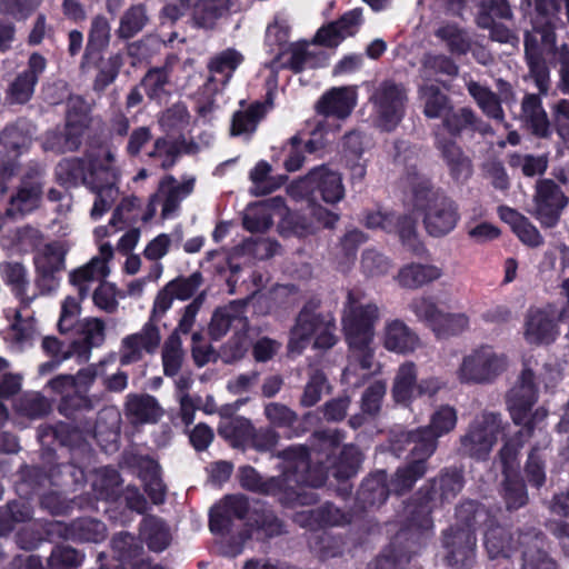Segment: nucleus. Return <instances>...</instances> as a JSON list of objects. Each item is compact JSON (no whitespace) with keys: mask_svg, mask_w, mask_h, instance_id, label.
<instances>
[{"mask_svg":"<svg viewBox=\"0 0 569 569\" xmlns=\"http://www.w3.org/2000/svg\"><path fill=\"white\" fill-rule=\"evenodd\" d=\"M343 437V432L338 429L315 431L312 440L320 451L328 452L326 461L319 459V466L312 468L308 448L291 446L277 453L282 459L280 476L263 479L254 468L244 466L239 469L240 486L252 492L278 497L282 505H287L292 496H298L296 486L318 488L325 483L326 470L331 465L329 455L339 447Z\"/></svg>","mask_w":569,"mask_h":569,"instance_id":"nucleus-1","label":"nucleus"},{"mask_svg":"<svg viewBox=\"0 0 569 569\" xmlns=\"http://www.w3.org/2000/svg\"><path fill=\"white\" fill-rule=\"evenodd\" d=\"M379 320L380 309L376 302L368 299L365 290L352 288L347 291L341 315L342 331L349 347V365L342 375L345 382L359 387L361 381L352 382L357 369L370 371L373 368L372 342Z\"/></svg>","mask_w":569,"mask_h":569,"instance_id":"nucleus-2","label":"nucleus"},{"mask_svg":"<svg viewBox=\"0 0 569 569\" xmlns=\"http://www.w3.org/2000/svg\"><path fill=\"white\" fill-rule=\"evenodd\" d=\"M114 156L111 151L102 157L64 158L54 168L57 182L66 188L86 186L96 194L91 209L92 219H99L107 212L119 194L117 187L118 170L114 167Z\"/></svg>","mask_w":569,"mask_h":569,"instance_id":"nucleus-3","label":"nucleus"},{"mask_svg":"<svg viewBox=\"0 0 569 569\" xmlns=\"http://www.w3.org/2000/svg\"><path fill=\"white\" fill-rule=\"evenodd\" d=\"M463 485V475L456 468H445L436 477L428 479L407 505V526L397 535L396 541H402L409 536L418 540L420 535L431 532L432 511L450 503Z\"/></svg>","mask_w":569,"mask_h":569,"instance_id":"nucleus-4","label":"nucleus"},{"mask_svg":"<svg viewBox=\"0 0 569 569\" xmlns=\"http://www.w3.org/2000/svg\"><path fill=\"white\" fill-rule=\"evenodd\" d=\"M413 206L423 214L427 233L435 238L450 233L460 220L458 203L442 190L435 189L429 181L413 189Z\"/></svg>","mask_w":569,"mask_h":569,"instance_id":"nucleus-5","label":"nucleus"},{"mask_svg":"<svg viewBox=\"0 0 569 569\" xmlns=\"http://www.w3.org/2000/svg\"><path fill=\"white\" fill-rule=\"evenodd\" d=\"M21 246L30 244L34 249L33 263L36 269V286L42 295L57 290L60 273L66 269L68 249L60 241L41 244L42 234L39 230L24 227L18 230Z\"/></svg>","mask_w":569,"mask_h":569,"instance_id":"nucleus-6","label":"nucleus"},{"mask_svg":"<svg viewBox=\"0 0 569 569\" xmlns=\"http://www.w3.org/2000/svg\"><path fill=\"white\" fill-rule=\"evenodd\" d=\"M94 407L93 399L80 389L62 396L58 411L66 418L76 421L77 425L73 428L66 422L47 426L41 429L40 437L52 436L61 445L71 446L82 436L92 435L96 428L94 420L87 415L92 413Z\"/></svg>","mask_w":569,"mask_h":569,"instance_id":"nucleus-7","label":"nucleus"},{"mask_svg":"<svg viewBox=\"0 0 569 569\" xmlns=\"http://www.w3.org/2000/svg\"><path fill=\"white\" fill-rule=\"evenodd\" d=\"M538 401V388L536 377L528 362L523 368L506 397L507 408L515 425L522 426L520 436L531 438L536 425L547 417V410L542 407L533 410Z\"/></svg>","mask_w":569,"mask_h":569,"instance_id":"nucleus-8","label":"nucleus"},{"mask_svg":"<svg viewBox=\"0 0 569 569\" xmlns=\"http://www.w3.org/2000/svg\"><path fill=\"white\" fill-rule=\"evenodd\" d=\"M507 426L500 412L481 411L459 437L457 452L478 461L487 460Z\"/></svg>","mask_w":569,"mask_h":569,"instance_id":"nucleus-9","label":"nucleus"},{"mask_svg":"<svg viewBox=\"0 0 569 569\" xmlns=\"http://www.w3.org/2000/svg\"><path fill=\"white\" fill-rule=\"evenodd\" d=\"M336 330L333 315L317 312L309 307H303L290 331L288 349L290 352L301 353L312 339L315 348L330 349L338 341Z\"/></svg>","mask_w":569,"mask_h":569,"instance_id":"nucleus-10","label":"nucleus"},{"mask_svg":"<svg viewBox=\"0 0 569 569\" xmlns=\"http://www.w3.org/2000/svg\"><path fill=\"white\" fill-rule=\"evenodd\" d=\"M369 102L373 124L381 131L391 132L405 118L408 89L395 80H383L373 88Z\"/></svg>","mask_w":569,"mask_h":569,"instance_id":"nucleus-11","label":"nucleus"},{"mask_svg":"<svg viewBox=\"0 0 569 569\" xmlns=\"http://www.w3.org/2000/svg\"><path fill=\"white\" fill-rule=\"evenodd\" d=\"M287 192L295 200L307 199L315 202L321 199L333 204L343 199L345 187L339 172L328 166H319L311 169L303 178L291 182Z\"/></svg>","mask_w":569,"mask_h":569,"instance_id":"nucleus-12","label":"nucleus"},{"mask_svg":"<svg viewBox=\"0 0 569 569\" xmlns=\"http://www.w3.org/2000/svg\"><path fill=\"white\" fill-rule=\"evenodd\" d=\"M506 365L503 355L490 346H481L462 358L457 378L461 383H490L505 371Z\"/></svg>","mask_w":569,"mask_h":569,"instance_id":"nucleus-13","label":"nucleus"},{"mask_svg":"<svg viewBox=\"0 0 569 569\" xmlns=\"http://www.w3.org/2000/svg\"><path fill=\"white\" fill-rule=\"evenodd\" d=\"M389 445L391 452L397 457L408 450L411 460L429 466L428 460L437 451L439 441L427 427L420 426L410 430H392Z\"/></svg>","mask_w":569,"mask_h":569,"instance_id":"nucleus-14","label":"nucleus"},{"mask_svg":"<svg viewBox=\"0 0 569 569\" xmlns=\"http://www.w3.org/2000/svg\"><path fill=\"white\" fill-rule=\"evenodd\" d=\"M433 147L455 183L465 184L471 179L475 172L473 160L456 139L437 132Z\"/></svg>","mask_w":569,"mask_h":569,"instance_id":"nucleus-15","label":"nucleus"},{"mask_svg":"<svg viewBox=\"0 0 569 569\" xmlns=\"http://www.w3.org/2000/svg\"><path fill=\"white\" fill-rule=\"evenodd\" d=\"M442 546L448 566L470 569L476 563L477 537L473 530L451 526L442 532Z\"/></svg>","mask_w":569,"mask_h":569,"instance_id":"nucleus-16","label":"nucleus"},{"mask_svg":"<svg viewBox=\"0 0 569 569\" xmlns=\"http://www.w3.org/2000/svg\"><path fill=\"white\" fill-rule=\"evenodd\" d=\"M243 60V54L233 48L224 49L211 56L207 62L209 74L201 87L203 96L210 100L213 96L221 92Z\"/></svg>","mask_w":569,"mask_h":569,"instance_id":"nucleus-17","label":"nucleus"},{"mask_svg":"<svg viewBox=\"0 0 569 569\" xmlns=\"http://www.w3.org/2000/svg\"><path fill=\"white\" fill-rule=\"evenodd\" d=\"M47 68V59L38 53L30 54L27 68L19 72L4 90V101L9 106H23L28 103L34 93L39 78Z\"/></svg>","mask_w":569,"mask_h":569,"instance_id":"nucleus-18","label":"nucleus"},{"mask_svg":"<svg viewBox=\"0 0 569 569\" xmlns=\"http://www.w3.org/2000/svg\"><path fill=\"white\" fill-rule=\"evenodd\" d=\"M437 132L457 140L465 132L486 136L493 131L491 126L483 121L471 107L455 108L452 106L451 111L443 117L440 123L432 128L431 134L433 139H436Z\"/></svg>","mask_w":569,"mask_h":569,"instance_id":"nucleus-19","label":"nucleus"},{"mask_svg":"<svg viewBox=\"0 0 569 569\" xmlns=\"http://www.w3.org/2000/svg\"><path fill=\"white\" fill-rule=\"evenodd\" d=\"M250 298L237 299L224 306L218 307L209 323V335L213 340H220L229 330L233 333L249 332L250 323L247 317V308Z\"/></svg>","mask_w":569,"mask_h":569,"instance_id":"nucleus-20","label":"nucleus"},{"mask_svg":"<svg viewBox=\"0 0 569 569\" xmlns=\"http://www.w3.org/2000/svg\"><path fill=\"white\" fill-rule=\"evenodd\" d=\"M533 200L535 216L545 227H553L562 209L568 204V198L551 179L537 181Z\"/></svg>","mask_w":569,"mask_h":569,"instance_id":"nucleus-21","label":"nucleus"},{"mask_svg":"<svg viewBox=\"0 0 569 569\" xmlns=\"http://www.w3.org/2000/svg\"><path fill=\"white\" fill-rule=\"evenodd\" d=\"M113 257V249L110 243H103L99 248V254L91 260L70 271L69 282L73 286L83 300L89 295L90 288L94 282H101L109 274L108 261Z\"/></svg>","mask_w":569,"mask_h":569,"instance_id":"nucleus-22","label":"nucleus"},{"mask_svg":"<svg viewBox=\"0 0 569 569\" xmlns=\"http://www.w3.org/2000/svg\"><path fill=\"white\" fill-rule=\"evenodd\" d=\"M78 335L62 358L76 357L78 361L87 362L90 358L91 350L103 343L106 338V325L99 318H84L72 330Z\"/></svg>","mask_w":569,"mask_h":569,"instance_id":"nucleus-23","label":"nucleus"},{"mask_svg":"<svg viewBox=\"0 0 569 569\" xmlns=\"http://www.w3.org/2000/svg\"><path fill=\"white\" fill-rule=\"evenodd\" d=\"M161 341L157 325L147 321L139 332L129 335L121 340L119 361L122 366L140 361L144 353H153Z\"/></svg>","mask_w":569,"mask_h":569,"instance_id":"nucleus-24","label":"nucleus"},{"mask_svg":"<svg viewBox=\"0 0 569 569\" xmlns=\"http://www.w3.org/2000/svg\"><path fill=\"white\" fill-rule=\"evenodd\" d=\"M522 552V569H557V565L545 550L546 538L535 528L518 533Z\"/></svg>","mask_w":569,"mask_h":569,"instance_id":"nucleus-25","label":"nucleus"},{"mask_svg":"<svg viewBox=\"0 0 569 569\" xmlns=\"http://www.w3.org/2000/svg\"><path fill=\"white\" fill-rule=\"evenodd\" d=\"M558 335L556 313L550 308H531L525 322V339L529 343L552 342Z\"/></svg>","mask_w":569,"mask_h":569,"instance_id":"nucleus-26","label":"nucleus"},{"mask_svg":"<svg viewBox=\"0 0 569 569\" xmlns=\"http://www.w3.org/2000/svg\"><path fill=\"white\" fill-rule=\"evenodd\" d=\"M249 512L248 499L243 496H227L210 510L209 528L213 533H228L233 519H244Z\"/></svg>","mask_w":569,"mask_h":569,"instance_id":"nucleus-27","label":"nucleus"},{"mask_svg":"<svg viewBox=\"0 0 569 569\" xmlns=\"http://www.w3.org/2000/svg\"><path fill=\"white\" fill-rule=\"evenodd\" d=\"M44 182L39 174L24 176L10 198L9 214H26L36 210L42 200Z\"/></svg>","mask_w":569,"mask_h":569,"instance_id":"nucleus-28","label":"nucleus"},{"mask_svg":"<svg viewBox=\"0 0 569 569\" xmlns=\"http://www.w3.org/2000/svg\"><path fill=\"white\" fill-rule=\"evenodd\" d=\"M110 40L111 26L109 20L102 14L94 16L90 22L81 67L97 66L103 51L109 47Z\"/></svg>","mask_w":569,"mask_h":569,"instance_id":"nucleus-29","label":"nucleus"},{"mask_svg":"<svg viewBox=\"0 0 569 569\" xmlns=\"http://www.w3.org/2000/svg\"><path fill=\"white\" fill-rule=\"evenodd\" d=\"M541 94L526 93L521 101L520 120L530 132L540 139L551 137V123L542 106Z\"/></svg>","mask_w":569,"mask_h":569,"instance_id":"nucleus-30","label":"nucleus"},{"mask_svg":"<svg viewBox=\"0 0 569 569\" xmlns=\"http://www.w3.org/2000/svg\"><path fill=\"white\" fill-rule=\"evenodd\" d=\"M357 103V93L348 87L332 88L318 100L317 112L325 117L346 119Z\"/></svg>","mask_w":569,"mask_h":569,"instance_id":"nucleus-31","label":"nucleus"},{"mask_svg":"<svg viewBox=\"0 0 569 569\" xmlns=\"http://www.w3.org/2000/svg\"><path fill=\"white\" fill-rule=\"evenodd\" d=\"M362 22L361 9L345 13L339 20L321 28L316 36L319 43L327 47L338 46L346 37L353 36Z\"/></svg>","mask_w":569,"mask_h":569,"instance_id":"nucleus-32","label":"nucleus"},{"mask_svg":"<svg viewBox=\"0 0 569 569\" xmlns=\"http://www.w3.org/2000/svg\"><path fill=\"white\" fill-rule=\"evenodd\" d=\"M84 136V131L74 126L64 123L48 130L42 137V148L57 154L77 151Z\"/></svg>","mask_w":569,"mask_h":569,"instance_id":"nucleus-33","label":"nucleus"},{"mask_svg":"<svg viewBox=\"0 0 569 569\" xmlns=\"http://www.w3.org/2000/svg\"><path fill=\"white\" fill-rule=\"evenodd\" d=\"M390 492L388 475L386 471L381 470L362 481L357 492L356 500L358 506L363 510L377 508L386 502Z\"/></svg>","mask_w":569,"mask_h":569,"instance_id":"nucleus-34","label":"nucleus"},{"mask_svg":"<svg viewBox=\"0 0 569 569\" xmlns=\"http://www.w3.org/2000/svg\"><path fill=\"white\" fill-rule=\"evenodd\" d=\"M194 187V179L178 182L173 176L164 177L158 188V194L162 200V217H171L180 207V202L188 197Z\"/></svg>","mask_w":569,"mask_h":569,"instance_id":"nucleus-35","label":"nucleus"},{"mask_svg":"<svg viewBox=\"0 0 569 569\" xmlns=\"http://www.w3.org/2000/svg\"><path fill=\"white\" fill-rule=\"evenodd\" d=\"M321 122L317 124V129L312 132L313 138L306 140L300 133L291 137L283 150L287 152V158L283 162L287 171L293 172L299 170L305 161V152L312 153L325 146L322 137L318 138V130L321 129Z\"/></svg>","mask_w":569,"mask_h":569,"instance_id":"nucleus-36","label":"nucleus"},{"mask_svg":"<svg viewBox=\"0 0 569 569\" xmlns=\"http://www.w3.org/2000/svg\"><path fill=\"white\" fill-rule=\"evenodd\" d=\"M124 411L132 423H153L162 415L157 399L148 393H129L126 398Z\"/></svg>","mask_w":569,"mask_h":569,"instance_id":"nucleus-37","label":"nucleus"},{"mask_svg":"<svg viewBox=\"0 0 569 569\" xmlns=\"http://www.w3.org/2000/svg\"><path fill=\"white\" fill-rule=\"evenodd\" d=\"M485 532V548L490 559L509 558L511 553L520 548L518 538L515 539L513 535L500 525L488 522Z\"/></svg>","mask_w":569,"mask_h":569,"instance_id":"nucleus-38","label":"nucleus"},{"mask_svg":"<svg viewBox=\"0 0 569 569\" xmlns=\"http://www.w3.org/2000/svg\"><path fill=\"white\" fill-rule=\"evenodd\" d=\"M420 345L418 336L401 320L387 322L383 330V346L398 353L413 352Z\"/></svg>","mask_w":569,"mask_h":569,"instance_id":"nucleus-39","label":"nucleus"},{"mask_svg":"<svg viewBox=\"0 0 569 569\" xmlns=\"http://www.w3.org/2000/svg\"><path fill=\"white\" fill-rule=\"evenodd\" d=\"M418 99L422 103V113L428 119H443L451 111L452 100L435 83H422L418 88Z\"/></svg>","mask_w":569,"mask_h":569,"instance_id":"nucleus-40","label":"nucleus"},{"mask_svg":"<svg viewBox=\"0 0 569 569\" xmlns=\"http://www.w3.org/2000/svg\"><path fill=\"white\" fill-rule=\"evenodd\" d=\"M442 269L436 264L411 262L398 271L396 280L406 289H419L442 277Z\"/></svg>","mask_w":569,"mask_h":569,"instance_id":"nucleus-41","label":"nucleus"},{"mask_svg":"<svg viewBox=\"0 0 569 569\" xmlns=\"http://www.w3.org/2000/svg\"><path fill=\"white\" fill-rule=\"evenodd\" d=\"M263 415L271 428L284 429L287 438L300 437L306 432L299 426L298 413L281 402H269L263 407Z\"/></svg>","mask_w":569,"mask_h":569,"instance_id":"nucleus-42","label":"nucleus"},{"mask_svg":"<svg viewBox=\"0 0 569 569\" xmlns=\"http://www.w3.org/2000/svg\"><path fill=\"white\" fill-rule=\"evenodd\" d=\"M240 107L232 116L231 134L250 137L267 114L268 106L261 101H254L250 104L241 101Z\"/></svg>","mask_w":569,"mask_h":569,"instance_id":"nucleus-43","label":"nucleus"},{"mask_svg":"<svg viewBox=\"0 0 569 569\" xmlns=\"http://www.w3.org/2000/svg\"><path fill=\"white\" fill-rule=\"evenodd\" d=\"M466 88L470 97L475 100L476 104L486 117L493 119L497 122L505 121L506 116L501 106L502 101L496 92H493L489 87L482 86L471 79L466 82Z\"/></svg>","mask_w":569,"mask_h":569,"instance_id":"nucleus-44","label":"nucleus"},{"mask_svg":"<svg viewBox=\"0 0 569 569\" xmlns=\"http://www.w3.org/2000/svg\"><path fill=\"white\" fill-rule=\"evenodd\" d=\"M193 142H188L183 137L178 139L158 138L153 143L152 151L149 152L150 158H159L162 169L173 167L181 153H193L197 151Z\"/></svg>","mask_w":569,"mask_h":569,"instance_id":"nucleus-45","label":"nucleus"},{"mask_svg":"<svg viewBox=\"0 0 569 569\" xmlns=\"http://www.w3.org/2000/svg\"><path fill=\"white\" fill-rule=\"evenodd\" d=\"M549 446L550 440L548 438L535 443L528 453L523 467L525 476L529 485L538 489L541 488L547 480L546 460Z\"/></svg>","mask_w":569,"mask_h":569,"instance_id":"nucleus-46","label":"nucleus"},{"mask_svg":"<svg viewBox=\"0 0 569 569\" xmlns=\"http://www.w3.org/2000/svg\"><path fill=\"white\" fill-rule=\"evenodd\" d=\"M1 273L4 282L11 287L12 292L20 300L22 308L28 309L36 295L28 296V271L20 262H4L1 264Z\"/></svg>","mask_w":569,"mask_h":569,"instance_id":"nucleus-47","label":"nucleus"},{"mask_svg":"<svg viewBox=\"0 0 569 569\" xmlns=\"http://www.w3.org/2000/svg\"><path fill=\"white\" fill-rule=\"evenodd\" d=\"M140 537L152 551L164 550L170 541L171 535L167 523L159 517L148 515L140 523Z\"/></svg>","mask_w":569,"mask_h":569,"instance_id":"nucleus-48","label":"nucleus"},{"mask_svg":"<svg viewBox=\"0 0 569 569\" xmlns=\"http://www.w3.org/2000/svg\"><path fill=\"white\" fill-rule=\"evenodd\" d=\"M429 466L422 462L409 460L397 468L389 480L390 491L397 496L409 492L416 482L422 479L428 472Z\"/></svg>","mask_w":569,"mask_h":569,"instance_id":"nucleus-49","label":"nucleus"},{"mask_svg":"<svg viewBox=\"0 0 569 569\" xmlns=\"http://www.w3.org/2000/svg\"><path fill=\"white\" fill-rule=\"evenodd\" d=\"M148 22L149 16L146 6L132 4L120 17L116 34L121 40H129L141 32Z\"/></svg>","mask_w":569,"mask_h":569,"instance_id":"nucleus-50","label":"nucleus"},{"mask_svg":"<svg viewBox=\"0 0 569 569\" xmlns=\"http://www.w3.org/2000/svg\"><path fill=\"white\" fill-rule=\"evenodd\" d=\"M499 493L509 511L518 510L529 501L526 483L519 475L503 476Z\"/></svg>","mask_w":569,"mask_h":569,"instance_id":"nucleus-51","label":"nucleus"},{"mask_svg":"<svg viewBox=\"0 0 569 569\" xmlns=\"http://www.w3.org/2000/svg\"><path fill=\"white\" fill-rule=\"evenodd\" d=\"M33 510L29 502L13 500L0 507V536L9 535L18 523L32 519Z\"/></svg>","mask_w":569,"mask_h":569,"instance_id":"nucleus-52","label":"nucleus"},{"mask_svg":"<svg viewBox=\"0 0 569 569\" xmlns=\"http://www.w3.org/2000/svg\"><path fill=\"white\" fill-rule=\"evenodd\" d=\"M456 519L457 523L455 526L473 530V533H476L477 527L491 522L489 511L485 506L473 500L463 501L457 507Z\"/></svg>","mask_w":569,"mask_h":569,"instance_id":"nucleus-53","label":"nucleus"},{"mask_svg":"<svg viewBox=\"0 0 569 569\" xmlns=\"http://www.w3.org/2000/svg\"><path fill=\"white\" fill-rule=\"evenodd\" d=\"M253 427L249 419L238 416L222 422L218 428V433L232 447L244 448L249 445Z\"/></svg>","mask_w":569,"mask_h":569,"instance_id":"nucleus-54","label":"nucleus"},{"mask_svg":"<svg viewBox=\"0 0 569 569\" xmlns=\"http://www.w3.org/2000/svg\"><path fill=\"white\" fill-rule=\"evenodd\" d=\"M392 233H397L403 247L413 253H421L423 244L418 238L417 220L411 214L392 216Z\"/></svg>","mask_w":569,"mask_h":569,"instance_id":"nucleus-55","label":"nucleus"},{"mask_svg":"<svg viewBox=\"0 0 569 569\" xmlns=\"http://www.w3.org/2000/svg\"><path fill=\"white\" fill-rule=\"evenodd\" d=\"M330 391V385L325 372L316 367L308 371V380L299 398V405L302 408L316 406L322 398V395Z\"/></svg>","mask_w":569,"mask_h":569,"instance_id":"nucleus-56","label":"nucleus"},{"mask_svg":"<svg viewBox=\"0 0 569 569\" xmlns=\"http://www.w3.org/2000/svg\"><path fill=\"white\" fill-rule=\"evenodd\" d=\"M417 386V369L413 362L402 363L395 377L392 396L397 402H408L413 397Z\"/></svg>","mask_w":569,"mask_h":569,"instance_id":"nucleus-57","label":"nucleus"},{"mask_svg":"<svg viewBox=\"0 0 569 569\" xmlns=\"http://www.w3.org/2000/svg\"><path fill=\"white\" fill-rule=\"evenodd\" d=\"M435 36L447 44L448 50L456 56H463L471 48L467 31L457 23H446L435 31Z\"/></svg>","mask_w":569,"mask_h":569,"instance_id":"nucleus-58","label":"nucleus"},{"mask_svg":"<svg viewBox=\"0 0 569 569\" xmlns=\"http://www.w3.org/2000/svg\"><path fill=\"white\" fill-rule=\"evenodd\" d=\"M170 74L166 67L150 69L141 80L149 99L162 103L170 94Z\"/></svg>","mask_w":569,"mask_h":569,"instance_id":"nucleus-59","label":"nucleus"},{"mask_svg":"<svg viewBox=\"0 0 569 569\" xmlns=\"http://www.w3.org/2000/svg\"><path fill=\"white\" fill-rule=\"evenodd\" d=\"M121 486L120 473L113 468L99 470L92 482L97 499L113 501L119 497Z\"/></svg>","mask_w":569,"mask_h":569,"instance_id":"nucleus-60","label":"nucleus"},{"mask_svg":"<svg viewBox=\"0 0 569 569\" xmlns=\"http://www.w3.org/2000/svg\"><path fill=\"white\" fill-rule=\"evenodd\" d=\"M271 166L266 161H259L250 172V179L253 183L251 193L253 196H266L278 188H280L286 178L280 176L278 178L270 177Z\"/></svg>","mask_w":569,"mask_h":569,"instance_id":"nucleus-61","label":"nucleus"},{"mask_svg":"<svg viewBox=\"0 0 569 569\" xmlns=\"http://www.w3.org/2000/svg\"><path fill=\"white\" fill-rule=\"evenodd\" d=\"M249 522L268 538L286 532L283 521L271 509L264 507L253 509L250 513Z\"/></svg>","mask_w":569,"mask_h":569,"instance_id":"nucleus-62","label":"nucleus"},{"mask_svg":"<svg viewBox=\"0 0 569 569\" xmlns=\"http://www.w3.org/2000/svg\"><path fill=\"white\" fill-rule=\"evenodd\" d=\"M30 144V134L19 124L7 126L0 132V147H2L8 154L18 157L23 151L28 150Z\"/></svg>","mask_w":569,"mask_h":569,"instance_id":"nucleus-63","label":"nucleus"},{"mask_svg":"<svg viewBox=\"0 0 569 569\" xmlns=\"http://www.w3.org/2000/svg\"><path fill=\"white\" fill-rule=\"evenodd\" d=\"M457 422V410L449 405H442L432 412L426 427L439 440V438L453 431Z\"/></svg>","mask_w":569,"mask_h":569,"instance_id":"nucleus-64","label":"nucleus"}]
</instances>
